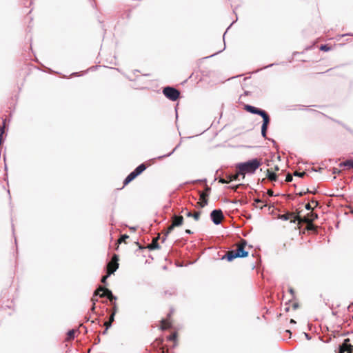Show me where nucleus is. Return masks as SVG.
Segmentation results:
<instances>
[{
  "instance_id": "1",
  "label": "nucleus",
  "mask_w": 353,
  "mask_h": 353,
  "mask_svg": "<svg viewBox=\"0 0 353 353\" xmlns=\"http://www.w3.org/2000/svg\"><path fill=\"white\" fill-rule=\"evenodd\" d=\"M236 249L228 251L223 256V259L232 261L236 258H243L248 255V251L246 250L247 242L244 239H241L236 245Z\"/></svg>"
},
{
  "instance_id": "2",
  "label": "nucleus",
  "mask_w": 353,
  "mask_h": 353,
  "mask_svg": "<svg viewBox=\"0 0 353 353\" xmlns=\"http://www.w3.org/2000/svg\"><path fill=\"white\" fill-rule=\"evenodd\" d=\"M261 165L260 159H254L245 163H239L236 168L239 174L245 178V174H253Z\"/></svg>"
},
{
  "instance_id": "3",
  "label": "nucleus",
  "mask_w": 353,
  "mask_h": 353,
  "mask_svg": "<svg viewBox=\"0 0 353 353\" xmlns=\"http://www.w3.org/2000/svg\"><path fill=\"white\" fill-rule=\"evenodd\" d=\"M244 109L250 113L259 114L263 117V122L261 127V134L263 137H266L267 129L270 123V117L267 112L250 105H245Z\"/></svg>"
},
{
  "instance_id": "4",
  "label": "nucleus",
  "mask_w": 353,
  "mask_h": 353,
  "mask_svg": "<svg viewBox=\"0 0 353 353\" xmlns=\"http://www.w3.org/2000/svg\"><path fill=\"white\" fill-rule=\"evenodd\" d=\"M146 165L145 163L139 165L134 171H132L124 180L123 186L128 185L130 182L133 181L137 176L141 174L145 169Z\"/></svg>"
},
{
  "instance_id": "5",
  "label": "nucleus",
  "mask_w": 353,
  "mask_h": 353,
  "mask_svg": "<svg viewBox=\"0 0 353 353\" xmlns=\"http://www.w3.org/2000/svg\"><path fill=\"white\" fill-rule=\"evenodd\" d=\"M163 93L168 99L172 101L177 100L180 95L179 91L172 87H165L163 88Z\"/></svg>"
},
{
  "instance_id": "6",
  "label": "nucleus",
  "mask_w": 353,
  "mask_h": 353,
  "mask_svg": "<svg viewBox=\"0 0 353 353\" xmlns=\"http://www.w3.org/2000/svg\"><path fill=\"white\" fill-rule=\"evenodd\" d=\"M119 257L117 254H114L111 261L107 264V273L108 275L113 274L119 268Z\"/></svg>"
},
{
  "instance_id": "7",
  "label": "nucleus",
  "mask_w": 353,
  "mask_h": 353,
  "mask_svg": "<svg viewBox=\"0 0 353 353\" xmlns=\"http://www.w3.org/2000/svg\"><path fill=\"white\" fill-rule=\"evenodd\" d=\"M300 212H287L284 214L280 215L279 218L282 220L287 221L290 220V222L295 223L296 221L299 222L300 219Z\"/></svg>"
},
{
  "instance_id": "8",
  "label": "nucleus",
  "mask_w": 353,
  "mask_h": 353,
  "mask_svg": "<svg viewBox=\"0 0 353 353\" xmlns=\"http://www.w3.org/2000/svg\"><path fill=\"white\" fill-rule=\"evenodd\" d=\"M318 219V214L311 211L303 217H301L299 219V225L303 223H311Z\"/></svg>"
},
{
  "instance_id": "9",
  "label": "nucleus",
  "mask_w": 353,
  "mask_h": 353,
  "mask_svg": "<svg viewBox=\"0 0 353 353\" xmlns=\"http://www.w3.org/2000/svg\"><path fill=\"white\" fill-rule=\"evenodd\" d=\"M211 218L214 223L218 225L223 221L224 216L221 210H214L211 212Z\"/></svg>"
},
{
  "instance_id": "10",
  "label": "nucleus",
  "mask_w": 353,
  "mask_h": 353,
  "mask_svg": "<svg viewBox=\"0 0 353 353\" xmlns=\"http://www.w3.org/2000/svg\"><path fill=\"white\" fill-rule=\"evenodd\" d=\"M349 342V339L344 341L339 347V353H353V345H351Z\"/></svg>"
},
{
  "instance_id": "11",
  "label": "nucleus",
  "mask_w": 353,
  "mask_h": 353,
  "mask_svg": "<svg viewBox=\"0 0 353 353\" xmlns=\"http://www.w3.org/2000/svg\"><path fill=\"white\" fill-rule=\"evenodd\" d=\"M239 176H240V174L237 171L235 174L228 175L226 179H219V182L221 183H228L233 180H237Z\"/></svg>"
},
{
  "instance_id": "12",
  "label": "nucleus",
  "mask_w": 353,
  "mask_h": 353,
  "mask_svg": "<svg viewBox=\"0 0 353 353\" xmlns=\"http://www.w3.org/2000/svg\"><path fill=\"white\" fill-rule=\"evenodd\" d=\"M183 217L180 215H174L172 217V223L173 224V226L175 227H179L183 225Z\"/></svg>"
},
{
  "instance_id": "13",
  "label": "nucleus",
  "mask_w": 353,
  "mask_h": 353,
  "mask_svg": "<svg viewBox=\"0 0 353 353\" xmlns=\"http://www.w3.org/2000/svg\"><path fill=\"white\" fill-rule=\"evenodd\" d=\"M106 296L110 302L114 303L113 301H115L117 299V297L114 296L112 292L108 290V288H105V292H103L101 293V294H100V297H105Z\"/></svg>"
},
{
  "instance_id": "14",
  "label": "nucleus",
  "mask_w": 353,
  "mask_h": 353,
  "mask_svg": "<svg viewBox=\"0 0 353 353\" xmlns=\"http://www.w3.org/2000/svg\"><path fill=\"white\" fill-rule=\"evenodd\" d=\"M211 191V188L208 185H205L204 191L200 192V198L199 200H208V196L210 192Z\"/></svg>"
},
{
  "instance_id": "15",
  "label": "nucleus",
  "mask_w": 353,
  "mask_h": 353,
  "mask_svg": "<svg viewBox=\"0 0 353 353\" xmlns=\"http://www.w3.org/2000/svg\"><path fill=\"white\" fill-rule=\"evenodd\" d=\"M160 239V234L156 238H154L152 242L148 245V248L150 250L159 249L160 246L158 243V240Z\"/></svg>"
},
{
  "instance_id": "16",
  "label": "nucleus",
  "mask_w": 353,
  "mask_h": 353,
  "mask_svg": "<svg viewBox=\"0 0 353 353\" xmlns=\"http://www.w3.org/2000/svg\"><path fill=\"white\" fill-rule=\"evenodd\" d=\"M267 178L271 181H276L277 180L276 174L272 170V169H268L266 170Z\"/></svg>"
},
{
  "instance_id": "17",
  "label": "nucleus",
  "mask_w": 353,
  "mask_h": 353,
  "mask_svg": "<svg viewBox=\"0 0 353 353\" xmlns=\"http://www.w3.org/2000/svg\"><path fill=\"white\" fill-rule=\"evenodd\" d=\"M175 226H173V224L171 223V225L167 228V230L165 232H163V236L162 237L161 241L163 243L168 235L174 230Z\"/></svg>"
},
{
  "instance_id": "18",
  "label": "nucleus",
  "mask_w": 353,
  "mask_h": 353,
  "mask_svg": "<svg viewBox=\"0 0 353 353\" xmlns=\"http://www.w3.org/2000/svg\"><path fill=\"white\" fill-rule=\"evenodd\" d=\"M307 224L305 230L307 231H312L314 233H317L318 227L313 224V222L305 223Z\"/></svg>"
},
{
  "instance_id": "19",
  "label": "nucleus",
  "mask_w": 353,
  "mask_h": 353,
  "mask_svg": "<svg viewBox=\"0 0 353 353\" xmlns=\"http://www.w3.org/2000/svg\"><path fill=\"white\" fill-rule=\"evenodd\" d=\"M171 327V323L168 319H163L161 321V328L162 330H167Z\"/></svg>"
},
{
  "instance_id": "20",
  "label": "nucleus",
  "mask_w": 353,
  "mask_h": 353,
  "mask_svg": "<svg viewBox=\"0 0 353 353\" xmlns=\"http://www.w3.org/2000/svg\"><path fill=\"white\" fill-rule=\"evenodd\" d=\"M75 332L76 331L74 330H71L68 331V332L67 333L66 341H69L73 340L74 339Z\"/></svg>"
},
{
  "instance_id": "21",
  "label": "nucleus",
  "mask_w": 353,
  "mask_h": 353,
  "mask_svg": "<svg viewBox=\"0 0 353 353\" xmlns=\"http://www.w3.org/2000/svg\"><path fill=\"white\" fill-rule=\"evenodd\" d=\"M340 166H346V167H348L349 168H352L353 169V160H347V161H345L341 163H340Z\"/></svg>"
},
{
  "instance_id": "22",
  "label": "nucleus",
  "mask_w": 353,
  "mask_h": 353,
  "mask_svg": "<svg viewBox=\"0 0 353 353\" xmlns=\"http://www.w3.org/2000/svg\"><path fill=\"white\" fill-rule=\"evenodd\" d=\"M105 287H103V286H99L94 292V296H100V292H105Z\"/></svg>"
},
{
  "instance_id": "23",
  "label": "nucleus",
  "mask_w": 353,
  "mask_h": 353,
  "mask_svg": "<svg viewBox=\"0 0 353 353\" xmlns=\"http://www.w3.org/2000/svg\"><path fill=\"white\" fill-rule=\"evenodd\" d=\"M129 238V236L127 234L122 235L119 239H118V243H121L122 242L126 243L125 240Z\"/></svg>"
},
{
  "instance_id": "24",
  "label": "nucleus",
  "mask_w": 353,
  "mask_h": 353,
  "mask_svg": "<svg viewBox=\"0 0 353 353\" xmlns=\"http://www.w3.org/2000/svg\"><path fill=\"white\" fill-rule=\"evenodd\" d=\"M208 203V200H200L197 204L201 207V208H204L205 205H207Z\"/></svg>"
},
{
  "instance_id": "25",
  "label": "nucleus",
  "mask_w": 353,
  "mask_h": 353,
  "mask_svg": "<svg viewBox=\"0 0 353 353\" xmlns=\"http://www.w3.org/2000/svg\"><path fill=\"white\" fill-rule=\"evenodd\" d=\"M200 216H201V212L198 211V212H194L193 213L192 217L194 218V219L195 221H199L200 219Z\"/></svg>"
},
{
  "instance_id": "26",
  "label": "nucleus",
  "mask_w": 353,
  "mask_h": 353,
  "mask_svg": "<svg viewBox=\"0 0 353 353\" xmlns=\"http://www.w3.org/2000/svg\"><path fill=\"white\" fill-rule=\"evenodd\" d=\"M320 50L322 51L327 52L331 50V47L327 45H322L320 47Z\"/></svg>"
},
{
  "instance_id": "27",
  "label": "nucleus",
  "mask_w": 353,
  "mask_h": 353,
  "mask_svg": "<svg viewBox=\"0 0 353 353\" xmlns=\"http://www.w3.org/2000/svg\"><path fill=\"white\" fill-rule=\"evenodd\" d=\"M112 323H111L110 321H105L104 323V326H105V331L103 332V334H105L107 332V330L108 329V327H110L111 326Z\"/></svg>"
},
{
  "instance_id": "28",
  "label": "nucleus",
  "mask_w": 353,
  "mask_h": 353,
  "mask_svg": "<svg viewBox=\"0 0 353 353\" xmlns=\"http://www.w3.org/2000/svg\"><path fill=\"white\" fill-rule=\"evenodd\" d=\"M113 307H112V313H114V314L117 312V310H118V306H117V304L114 302L112 303Z\"/></svg>"
},
{
  "instance_id": "29",
  "label": "nucleus",
  "mask_w": 353,
  "mask_h": 353,
  "mask_svg": "<svg viewBox=\"0 0 353 353\" xmlns=\"http://www.w3.org/2000/svg\"><path fill=\"white\" fill-rule=\"evenodd\" d=\"M305 174H306V173H305V172H299L298 171H296V172H294V176H299V177H303V176H304Z\"/></svg>"
},
{
  "instance_id": "30",
  "label": "nucleus",
  "mask_w": 353,
  "mask_h": 353,
  "mask_svg": "<svg viewBox=\"0 0 353 353\" xmlns=\"http://www.w3.org/2000/svg\"><path fill=\"white\" fill-rule=\"evenodd\" d=\"M312 193V194H315V192H311L309 190V189H307V190L305 192H299L297 194L300 196H303V195H305L306 193Z\"/></svg>"
},
{
  "instance_id": "31",
  "label": "nucleus",
  "mask_w": 353,
  "mask_h": 353,
  "mask_svg": "<svg viewBox=\"0 0 353 353\" xmlns=\"http://www.w3.org/2000/svg\"><path fill=\"white\" fill-rule=\"evenodd\" d=\"M293 179V176L291 174L288 173L286 176V178H285V181L286 182H290L292 181Z\"/></svg>"
},
{
  "instance_id": "32",
  "label": "nucleus",
  "mask_w": 353,
  "mask_h": 353,
  "mask_svg": "<svg viewBox=\"0 0 353 353\" xmlns=\"http://www.w3.org/2000/svg\"><path fill=\"white\" fill-rule=\"evenodd\" d=\"M110 275H108V273H107L106 275L103 276L102 278H101V283H106V280L109 277Z\"/></svg>"
},
{
  "instance_id": "33",
  "label": "nucleus",
  "mask_w": 353,
  "mask_h": 353,
  "mask_svg": "<svg viewBox=\"0 0 353 353\" xmlns=\"http://www.w3.org/2000/svg\"><path fill=\"white\" fill-rule=\"evenodd\" d=\"M91 301L92 303H94V305H96V303L98 301L97 296L93 295L92 297L91 298Z\"/></svg>"
},
{
  "instance_id": "34",
  "label": "nucleus",
  "mask_w": 353,
  "mask_h": 353,
  "mask_svg": "<svg viewBox=\"0 0 353 353\" xmlns=\"http://www.w3.org/2000/svg\"><path fill=\"white\" fill-rule=\"evenodd\" d=\"M305 209L307 210H310V211H312L313 210V208L311 206L310 203H307L305 206Z\"/></svg>"
},
{
  "instance_id": "35",
  "label": "nucleus",
  "mask_w": 353,
  "mask_h": 353,
  "mask_svg": "<svg viewBox=\"0 0 353 353\" xmlns=\"http://www.w3.org/2000/svg\"><path fill=\"white\" fill-rule=\"evenodd\" d=\"M114 313H112L110 314V319H109V321H110L111 323H112L114 321Z\"/></svg>"
},
{
  "instance_id": "36",
  "label": "nucleus",
  "mask_w": 353,
  "mask_h": 353,
  "mask_svg": "<svg viewBox=\"0 0 353 353\" xmlns=\"http://www.w3.org/2000/svg\"><path fill=\"white\" fill-rule=\"evenodd\" d=\"M176 334H172V335H170V336H169V339H170V340H174V339H175V338H176Z\"/></svg>"
},
{
  "instance_id": "37",
  "label": "nucleus",
  "mask_w": 353,
  "mask_h": 353,
  "mask_svg": "<svg viewBox=\"0 0 353 353\" xmlns=\"http://www.w3.org/2000/svg\"><path fill=\"white\" fill-rule=\"evenodd\" d=\"M273 172H276L279 170V168L278 165H275L274 168H271Z\"/></svg>"
},
{
  "instance_id": "38",
  "label": "nucleus",
  "mask_w": 353,
  "mask_h": 353,
  "mask_svg": "<svg viewBox=\"0 0 353 353\" xmlns=\"http://www.w3.org/2000/svg\"><path fill=\"white\" fill-rule=\"evenodd\" d=\"M273 194H274V192H273V191H272V190H268V194L269 196H273Z\"/></svg>"
},
{
  "instance_id": "39",
  "label": "nucleus",
  "mask_w": 353,
  "mask_h": 353,
  "mask_svg": "<svg viewBox=\"0 0 353 353\" xmlns=\"http://www.w3.org/2000/svg\"><path fill=\"white\" fill-rule=\"evenodd\" d=\"M192 215H193V213H192L191 212H188L186 213V216H187L188 217H192Z\"/></svg>"
},
{
  "instance_id": "40",
  "label": "nucleus",
  "mask_w": 353,
  "mask_h": 353,
  "mask_svg": "<svg viewBox=\"0 0 353 353\" xmlns=\"http://www.w3.org/2000/svg\"><path fill=\"white\" fill-rule=\"evenodd\" d=\"M95 308H96L95 305H94V303H92V307H91V309H90V310H91V311H92V312H95Z\"/></svg>"
},
{
  "instance_id": "41",
  "label": "nucleus",
  "mask_w": 353,
  "mask_h": 353,
  "mask_svg": "<svg viewBox=\"0 0 353 353\" xmlns=\"http://www.w3.org/2000/svg\"><path fill=\"white\" fill-rule=\"evenodd\" d=\"M3 132H4V128H0V137H1V135L3 134Z\"/></svg>"
},
{
  "instance_id": "42",
  "label": "nucleus",
  "mask_w": 353,
  "mask_h": 353,
  "mask_svg": "<svg viewBox=\"0 0 353 353\" xmlns=\"http://www.w3.org/2000/svg\"><path fill=\"white\" fill-rule=\"evenodd\" d=\"M239 185H235V186H232L230 188L236 191L237 190V188L239 187Z\"/></svg>"
},
{
  "instance_id": "43",
  "label": "nucleus",
  "mask_w": 353,
  "mask_h": 353,
  "mask_svg": "<svg viewBox=\"0 0 353 353\" xmlns=\"http://www.w3.org/2000/svg\"><path fill=\"white\" fill-rule=\"evenodd\" d=\"M185 232L187 234H192V232L190 230H189V229L185 230Z\"/></svg>"
},
{
  "instance_id": "44",
  "label": "nucleus",
  "mask_w": 353,
  "mask_h": 353,
  "mask_svg": "<svg viewBox=\"0 0 353 353\" xmlns=\"http://www.w3.org/2000/svg\"><path fill=\"white\" fill-rule=\"evenodd\" d=\"M312 203H315V205H316H316H318V204H319V203H318V201H314V200H312Z\"/></svg>"
},
{
  "instance_id": "45",
  "label": "nucleus",
  "mask_w": 353,
  "mask_h": 353,
  "mask_svg": "<svg viewBox=\"0 0 353 353\" xmlns=\"http://www.w3.org/2000/svg\"><path fill=\"white\" fill-rule=\"evenodd\" d=\"M254 201L256 203H263V201L261 200H260V199H255Z\"/></svg>"
},
{
  "instance_id": "46",
  "label": "nucleus",
  "mask_w": 353,
  "mask_h": 353,
  "mask_svg": "<svg viewBox=\"0 0 353 353\" xmlns=\"http://www.w3.org/2000/svg\"><path fill=\"white\" fill-rule=\"evenodd\" d=\"M291 323H296V321L294 319L290 320Z\"/></svg>"
},
{
  "instance_id": "47",
  "label": "nucleus",
  "mask_w": 353,
  "mask_h": 353,
  "mask_svg": "<svg viewBox=\"0 0 353 353\" xmlns=\"http://www.w3.org/2000/svg\"><path fill=\"white\" fill-rule=\"evenodd\" d=\"M286 332L289 333L290 334H291V332L289 330H286Z\"/></svg>"
},
{
  "instance_id": "48",
  "label": "nucleus",
  "mask_w": 353,
  "mask_h": 353,
  "mask_svg": "<svg viewBox=\"0 0 353 353\" xmlns=\"http://www.w3.org/2000/svg\"><path fill=\"white\" fill-rule=\"evenodd\" d=\"M265 205H266L265 204V205H263L260 206V208H261V209H262V208H263V206H265Z\"/></svg>"
},
{
  "instance_id": "49",
  "label": "nucleus",
  "mask_w": 353,
  "mask_h": 353,
  "mask_svg": "<svg viewBox=\"0 0 353 353\" xmlns=\"http://www.w3.org/2000/svg\"><path fill=\"white\" fill-rule=\"evenodd\" d=\"M2 143V139H0V144Z\"/></svg>"
},
{
  "instance_id": "50",
  "label": "nucleus",
  "mask_w": 353,
  "mask_h": 353,
  "mask_svg": "<svg viewBox=\"0 0 353 353\" xmlns=\"http://www.w3.org/2000/svg\"><path fill=\"white\" fill-rule=\"evenodd\" d=\"M91 322L93 323H94V322H95V321H94V320H92V321H91Z\"/></svg>"
}]
</instances>
